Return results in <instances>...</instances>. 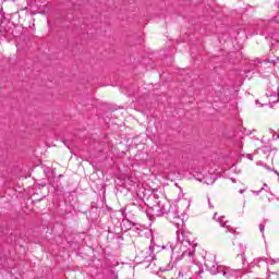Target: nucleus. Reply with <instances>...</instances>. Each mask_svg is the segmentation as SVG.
Wrapping results in <instances>:
<instances>
[{
	"instance_id": "nucleus-1",
	"label": "nucleus",
	"mask_w": 279,
	"mask_h": 279,
	"mask_svg": "<svg viewBox=\"0 0 279 279\" xmlns=\"http://www.w3.org/2000/svg\"><path fill=\"white\" fill-rule=\"evenodd\" d=\"M154 210L156 211L157 217L169 215L171 225L177 228V241H180L181 243L182 254L174 257V263H179V260H182L184 256H189L190 260H193V256L195 255V244L191 243L189 232L183 230L184 220L175 214V209L171 210V204L167 201H159L157 205L154 206Z\"/></svg>"
},
{
	"instance_id": "nucleus-2",
	"label": "nucleus",
	"mask_w": 279,
	"mask_h": 279,
	"mask_svg": "<svg viewBox=\"0 0 279 279\" xmlns=\"http://www.w3.org/2000/svg\"><path fill=\"white\" fill-rule=\"evenodd\" d=\"M191 274L192 277L190 279H202V275L204 274V270H202V267L196 263H191L189 266V270L179 271V278H184V276H189Z\"/></svg>"
},
{
	"instance_id": "nucleus-3",
	"label": "nucleus",
	"mask_w": 279,
	"mask_h": 279,
	"mask_svg": "<svg viewBox=\"0 0 279 279\" xmlns=\"http://www.w3.org/2000/svg\"><path fill=\"white\" fill-rule=\"evenodd\" d=\"M222 276L227 277V279H239V276H241V270L232 269V268H225L222 269Z\"/></svg>"
},
{
	"instance_id": "nucleus-4",
	"label": "nucleus",
	"mask_w": 279,
	"mask_h": 279,
	"mask_svg": "<svg viewBox=\"0 0 279 279\" xmlns=\"http://www.w3.org/2000/svg\"><path fill=\"white\" fill-rule=\"evenodd\" d=\"M205 265L213 276H216V274H219V271H221V267L217 266V264H215V262L213 260H207Z\"/></svg>"
},
{
	"instance_id": "nucleus-5",
	"label": "nucleus",
	"mask_w": 279,
	"mask_h": 279,
	"mask_svg": "<svg viewBox=\"0 0 279 279\" xmlns=\"http://www.w3.org/2000/svg\"><path fill=\"white\" fill-rule=\"evenodd\" d=\"M156 247H159L160 250H167V246L162 245V246H157L156 243L154 242V240H151L150 245L148 247V256L151 260L156 259V254L154 253Z\"/></svg>"
},
{
	"instance_id": "nucleus-6",
	"label": "nucleus",
	"mask_w": 279,
	"mask_h": 279,
	"mask_svg": "<svg viewBox=\"0 0 279 279\" xmlns=\"http://www.w3.org/2000/svg\"><path fill=\"white\" fill-rule=\"evenodd\" d=\"M260 263H263V258L257 257V258L253 259L250 267H257V265H260Z\"/></svg>"
},
{
	"instance_id": "nucleus-7",
	"label": "nucleus",
	"mask_w": 279,
	"mask_h": 279,
	"mask_svg": "<svg viewBox=\"0 0 279 279\" xmlns=\"http://www.w3.org/2000/svg\"><path fill=\"white\" fill-rule=\"evenodd\" d=\"M221 228H227V232H234V229L228 226L226 222H220Z\"/></svg>"
},
{
	"instance_id": "nucleus-8",
	"label": "nucleus",
	"mask_w": 279,
	"mask_h": 279,
	"mask_svg": "<svg viewBox=\"0 0 279 279\" xmlns=\"http://www.w3.org/2000/svg\"><path fill=\"white\" fill-rule=\"evenodd\" d=\"M258 165H260L262 167H265V169H268V171H274V173H276V175H278V177H279V173H278V171H277V170L271 169V168L267 167V165H263V163H260V162H259Z\"/></svg>"
},
{
	"instance_id": "nucleus-9",
	"label": "nucleus",
	"mask_w": 279,
	"mask_h": 279,
	"mask_svg": "<svg viewBox=\"0 0 279 279\" xmlns=\"http://www.w3.org/2000/svg\"><path fill=\"white\" fill-rule=\"evenodd\" d=\"M259 232H262L263 234H265V223H260V225H259Z\"/></svg>"
},
{
	"instance_id": "nucleus-10",
	"label": "nucleus",
	"mask_w": 279,
	"mask_h": 279,
	"mask_svg": "<svg viewBox=\"0 0 279 279\" xmlns=\"http://www.w3.org/2000/svg\"><path fill=\"white\" fill-rule=\"evenodd\" d=\"M0 14H1L2 19H5V12H3V9L0 10Z\"/></svg>"
},
{
	"instance_id": "nucleus-11",
	"label": "nucleus",
	"mask_w": 279,
	"mask_h": 279,
	"mask_svg": "<svg viewBox=\"0 0 279 279\" xmlns=\"http://www.w3.org/2000/svg\"><path fill=\"white\" fill-rule=\"evenodd\" d=\"M270 43L271 45H276V39H274V37H270Z\"/></svg>"
},
{
	"instance_id": "nucleus-12",
	"label": "nucleus",
	"mask_w": 279,
	"mask_h": 279,
	"mask_svg": "<svg viewBox=\"0 0 279 279\" xmlns=\"http://www.w3.org/2000/svg\"><path fill=\"white\" fill-rule=\"evenodd\" d=\"M248 160H254V157L252 155H247Z\"/></svg>"
},
{
	"instance_id": "nucleus-13",
	"label": "nucleus",
	"mask_w": 279,
	"mask_h": 279,
	"mask_svg": "<svg viewBox=\"0 0 279 279\" xmlns=\"http://www.w3.org/2000/svg\"><path fill=\"white\" fill-rule=\"evenodd\" d=\"M265 186H267V183L264 184V186L262 187V191H265Z\"/></svg>"
},
{
	"instance_id": "nucleus-14",
	"label": "nucleus",
	"mask_w": 279,
	"mask_h": 279,
	"mask_svg": "<svg viewBox=\"0 0 279 279\" xmlns=\"http://www.w3.org/2000/svg\"><path fill=\"white\" fill-rule=\"evenodd\" d=\"M240 193H241V194L245 193V190H240Z\"/></svg>"
},
{
	"instance_id": "nucleus-15",
	"label": "nucleus",
	"mask_w": 279,
	"mask_h": 279,
	"mask_svg": "<svg viewBox=\"0 0 279 279\" xmlns=\"http://www.w3.org/2000/svg\"><path fill=\"white\" fill-rule=\"evenodd\" d=\"M161 271H169V269H161Z\"/></svg>"
},
{
	"instance_id": "nucleus-16",
	"label": "nucleus",
	"mask_w": 279,
	"mask_h": 279,
	"mask_svg": "<svg viewBox=\"0 0 279 279\" xmlns=\"http://www.w3.org/2000/svg\"><path fill=\"white\" fill-rule=\"evenodd\" d=\"M274 263H276V260H272L271 265H274Z\"/></svg>"
},
{
	"instance_id": "nucleus-17",
	"label": "nucleus",
	"mask_w": 279,
	"mask_h": 279,
	"mask_svg": "<svg viewBox=\"0 0 279 279\" xmlns=\"http://www.w3.org/2000/svg\"><path fill=\"white\" fill-rule=\"evenodd\" d=\"M235 49H241V46H240V47H238V48H235Z\"/></svg>"
},
{
	"instance_id": "nucleus-18",
	"label": "nucleus",
	"mask_w": 279,
	"mask_h": 279,
	"mask_svg": "<svg viewBox=\"0 0 279 279\" xmlns=\"http://www.w3.org/2000/svg\"><path fill=\"white\" fill-rule=\"evenodd\" d=\"M258 193H260V192H256V195H258Z\"/></svg>"
}]
</instances>
